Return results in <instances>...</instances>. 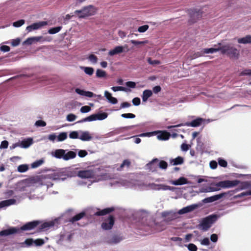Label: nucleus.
Returning <instances> with one entry per match:
<instances>
[{
    "mask_svg": "<svg viewBox=\"0 0 251 251\" xmlns=\"http://www.w3.org/2000/svg\"><path fill=\"white\" fill-rule=\"evenodd\" d=\"M201 203H199V202L197 203H194L185 207H183L182 208L179 210L177 212V214L179 215H183L184 214H186L191 212L193 211L194 210L197 209L198 208L201 207Z\"/></svg>",
    "mask_w": 251,
    "mask_h": 251,
    "instance_id": "2eb2a0df",
    "label": "nucleus"
},
{
    "mask_svg": "<svg viewBox=\"0 0 251 251\" xmlns=\"http://www.w3.org/2000/svg\"><path fill=\"white\" fill-rule=\"evenodd\" d=\"M17 204L16 199L12 198L0 201V209Z\"/></svg>",
    "mask_w": 251,
    "mask_h": 251,
    "instance_id": "bb28decb",
    "label": "nucleus"
},
{
    "mask_svg": "<svg viewBox=\"0 0 251 251\" xmlns=\"http://www.w3.org/2000/svg\"><path fill=\"white\" fill-rule=\"evenodd\" d=\"M41 221L39 220H33L24 224L20 227L18 226H8L6 229L0 231V237H7L16 234L21 233L23 231H28L38 227Z\"/></svg>",
    "mask_w": 251,
    "mask_h": 251,
    "instance_id": "f257e3e1",
    "label": "nucleus"
},
{
    "mask_svg": "<svg viewBox=\"0 0 251 251\" xmlns=\"http://www.w3.org/2000/svg\"><path fill=\"white\" fill-rule=\"evenodd\" d=\"M115 210V208L113 206L112 207H108L102 209H100L99 208H97V211L94 212V215L96 216H104L105 215L108 214Z\"/></svg>",
    "mask_w": 251,
    "mask_h": 251,
    "instance_id": "412c9836",
    "label": "nucleus"
},
{
    "mask_svg": "<svg viewBox=\"0 0 251 251\" xmlns=\"http://www.w3.org/2000/svg\"><path fill=\"white\" fill-rule=\"evenodd\" d=\"M65 157L64 160L67 161L70 159L75 158L76 156V152L69 150H65Z\"/></svg>",
    "mask_w": 251,
    "mask_h": 251,
    "instance_id": "72a5a7b5",
    "label": "nucleus"
},
{
    "mask_svg": "<svg viewBox=\"0 0 251 251\" xmlns=\"http://www.w3.org/2000/svg\"><path fill=\"white\" fill-rule=\"evenodd\" d=\"M196 140H197L196 150L198 151H201V154H202L203 152V150H204V144L201 141V137H198Z\"/></svg>",
    "mask_w": 251,
    "mask_h": 251,
    "instance_id": "a19ab883",
    "label": "nucleus"
},
{
    "mask_svg": "<svg viewBox=\"0 0 251 251\" xmlns=\"http://www.w3.org/2000/svg\"><path fill=\"white\" fill-rule=\"evenodd\" d=\"M158 131H149L146 132H143L138 135V136L143 137H151L157 134V132Z\"/></svg>",
    "mask_w": 251,
    "mask_h": 251,
    "instance_id": "49530a36",
    "label": "nucleus"
},
{
    "mask_svg": "<svg viewBox=\"0 0 251 251\" xmlns=\"http://www.w3.org/2000/svg\"><path fill=\"white\" fill-rule=\"evenodd\" d=\"M68 137L66 132H61L57 135V142H62L65 140Z\"/></svg>",
    "mask_w": 251,
    "mask_h": 251,
    "instance_id": "864d4df0",
    "label": "nucleus"
},
{
    "mask_svg": "<svg viewBox=\"0 0 251 251\" xmlns=\"http://www.w3.org/2000/svg\"><path fill=\"white\" fill-rule=\"evenodd\" d=\"M240 180L238 179L234 180H225L219 181L214 184L215 186L220 188L227 189L233 188L239 185Z\"/></svg>",
    "mask_w": 251,
    "mask_h": 251,
    "instance_id": "f8f14e48",
    "label": "nucleus"
},
{
    "mask_svg": "<svg viewBox=\"0 0 251 251\" xmlns=\"http://www.w3.org/2000/svg\"><path fill=\"white\" fill-rule=\"evenodd\" d=\"M184 162V158L180 156H178L175 158H171L170 163L173 166H177L182 164Z\"/></svg>",
    "mask_w": 251,
    "mask_h": 251,
    "instance_id": "2f4dec72",
    "label": "nucleus"
},
{
    "mask_svg": "<svg viewBox=\"0 0 251 251\" xmlns=\"http://www.w3.org/2000/svg\"><path fill=\"white\" fill-rule=\"evenodd\" d=\"M86 216V212L82 211L80 212L75 214L69 220V222L72 224H74L75 222L78 221Z\"/></svg>",
    "mask_w": 251,
    "mask_h": 251,
    "instance_id": "c85d7f7f",
    "label": "nucleus"
},
{
    "mask_svg": "<svg viewBox=\"0 0 251 251\" xmlns=\"http://www.w3.org/2000/svg\"><path fill=\"white\" fill-rule=\"evenodd\" d=\"M93 172L94 178L97 177L98 180L105 179L108 175L102 167L95 168Z\"/></svg>",
    "mask_w": 251,
    "mask_h": 251,
    "instance_id": "dca6fc26",
    "label": "nucleus"
},
{
    "mask_svg": "<svg viewBox=\"0 0 251 251\" xmlns=\"http://www.w3.org/2000/svg\"><path fill=\"white\" fill-rule=\"evenodd\" d=\"M125 85L126 88L130 90V89H134L136 87V83L134 81H128L125 83Z\"/></svg>",
    "mask_w": 251,
    "mask_h": 251,
    "instance_id": "e2e57ef3",
    "label": "nucleus"
},
{
    "mask_svg": "<svg viewBox=\"0 0 251 251\" xmlns=\"http://www.w3.org/2000/svg\"><path fill=\"white\" fill-rule=\"evenodd\" d=\"M44 162V159L43 158L37 160L31 163V167L32 168H36L41 166Z\"/></svg>",
    "mask_w": 251,
    "mask_h": 251,
    "instance_id": "6e6d98bb",
    "label": "nucleus"
},
{
    "mask_svg": "<svg viewBox=\"0 0 251 251\" xmlns=\"http://www.w3.org/2000/svg\"><path fill=\"white\" fill-rule=\"evenodd\" d=\"M115 223V217L113 215H109L107 219L105 220L101 225L103 229L107 230L112 229Z\"/></svg>",
    "mask_w": 251,
    "mask_h": 251,
    "instance_id": "f3484780",
    "label": "nucleus"
},
{
    "mask_svg": "<svg viewBox=\"0 0 251 251\" xmlns=\"http://www.w3.org/2000/svg\"><path fill=\"white\" fill-rule=\"evenodd\" d=\"M159 160L157 158H153L151 162H150L148 164H147L148 167L150 169L151 171L152 172L154 171L155 168L157 166V164L158 163Z\"/></svg>",
    "mask_w": 251,
    "mask_h": 251,
    "instance_id": "4c0bfd02",
    "label": "nucleus"
},
{
    "mask_svg": "<svg viewBox=\"0 0 251 251\" xmlns=\"http://www.w3.org/2000/svg\"><path fill=\"white\" fill-rule=\"evenodd\" d=\"M170 183L176 185H182L183 184H191V182H190L187 178L184 176H180L178 179H176L175 180H172L170 181Z\"/></svg>",
    "mask_w": 251,
    "mask_h": 251,
    "instance_id": "b1692460",
    "label": "nucleus"
},
{
    "mask_svg": "<svg viewBox=\"0 0 251 251\" xmlns=\"http://www.w3.org/2000/svg\"><path fill=\"white\" fill-rule=\"evenodd\" d=\"M111 89L113 92H115L119 91H124V92H126L131 91V90L128 89L126 88V87H123V86H113L111 88Z\"/></svg>",
    "mask_w": 251,
    "mask_h": 251,
    "instance_id": "de8ad7c7",
    "label": "nucleus"
},
{
    "mask_svg": "<svg viewBox=\"0 0 251 251\" xmlns=\"http://www.w3.org/2000/svg\"><path fill=\"white\" fill-rule=\"evenodd\" d=\"M45 244V241L41 238H37L34 239V246L36 247L41 246Z\"/></svg>",
    "mask_w": 251,
    "mask_h": 251,
    "instance_id": "0e129e2a",
    "label": "nucleus"
},
{
    "mask_svg": "<svg viewBox=\"0 0 251 251\" xmlns=\"http://www.w3.org/2000/svg\"><path fill=\"white\" fill-rule=\"evenodd\" d=\"M22 39L20 37H17L15 39L11 40V45L14 47H17L20 45Z\"/></svg>",
    "mask_w": 251,
    "mask_h": 251,
    "instance_id": "052dcab7",
    "label": "nucleus"
},
{
    "mask_svg": "<svg viewBox=\"0 0 251 251\" xmlns=\"http://www.w3.org/2000/svg\"><path fill=\"white\" fill-rule=\"evenodd\" d=\"M59 218H55L50 221H46L44 222L41 221V223L39 226L37 230L38 232L45 231L51 227L54 226H57L59 224Z\"/></svg>",
    "mask_w": 251,
    "mask_h": 251,
    "instance_id": "9d476101",
    "label": "nucleus"
},
{
    "mask_svg": "<svg viewBox=\"0 0 251 251\" xmlns=\"http://www.w3.org/2000/svg\"><path fill=\"white\" fill-rule=\"evenodd\" d=\"M186 247L189 251H197L198 248L196 245L193 243H189L188 245H184Z\"/></svg>",
    "mask_w": 251,
    "mask_h": 251,
    "instance_id": "69168bd1",
    "label": "nucleus"
},
{
    "mask_svg": "<svg viewBox=\"0 0 251 251\" xmlns=\"http://www.w3.org/2000/svg\"><path fill=\"white\" fill-rule=\"evenodd\" d=\"M19 143L20 148L27 149L33 143V140L31 137H27L21 141H19Z\"/></svg>",
    "mask_w": 251,
    "mask_h": 251,
    "instance_id": "393cba45",
    "label": "nucleus"
},
{
    "mask_svg": "<svg viewBox=\"0 0 251 251\" xmlns=\"http://www.w3.org/2000/svg\"><path fill=\"white\" fill-rule=\"evenodd\" d=\"M221 45V42H219L217 44L214 45L212 47L202 49L203 55L204 54L213 53L217 51H220Z\"/></svg>",
    "mask_w": 251,
    "mask_h": 251,
    "instance_id": "4be33fe9",
    "label": "nucleus"
},
{
    "mask_svg": "<svg viewBox=\"0 0 251 251\" xmlns=\"http://www.w3.org/2000/svg\"><path fill=\"white\" fill-rule=\"evenodd\" d=\"M80 69L87 75L91 76L94 73V69L92 67L80 66Z\"/></svg>",
    "mask_w": 251,
    "mask_h": 251,
    "instance_id": "37998d69",
    "label": "nucleus"
},
{
    "mask_svg": "<svg viewBox=\"0 0 251 251\" xmlns=\"http://www.w3.org/2000/svg\"><path fill=\"white\" fill-rule=\"evenodd\" d=\"M52 38L50 37L32 36L27 38L23 43V46H29L33 44H35L38 42H43L44 41L50 42Z\"/></svg>",
    "mask_w": 251,
    "mask_h": 251,
    "instance_id": "9b49d317",
    "label": "nucleus"
},
{
    "mask_svg": "<svg viewBox=\"0 0 251 251\" xmlns=\"http://www.w3.org/2000/svg\"><path fill=\"white\" fill-rule=\"evenodd\" d=\"M65 151V150L64 149H56L51 152V154L52 156L56 158L62 159L64 160Z\"/></svg>",
    "mask_w": 251,
    "mask_h": 251,
    "instance_id": "cd10ccee",
    "label": "nucleus"
},
{
    "mask_svg": "<svg viewBox=\"0 0 251 251\" xmlns=\"http://www.w3.org/2000/svg\"><path fill=\"white\" fill-rule=\"evenodd\" d=\"M237 42L239 44H251V35H248L245 37L239 38L237 39Z\"/></svg>",
    "mask_w": 251,
    "mask_h": 251,
    "instance_id": "ea45409f",
    "label": "nucleus"
},
{
    "mask_svg": "<svg viewBox=\"0 0 251 251\" xmlns=\"http://www.w3.org/2000/svg\"><path fill=\"white\" fill-rule=\"evenodd\" d=\"M148 63L152 66H156L160 64V61L158 60H152L151 57L147 58Z\"/></svg>",
    "mask_w": 251,
    "mask_h": 251,
    "instance_id": "774afa93",
    "label": "nucleus"
},
{
    "mask_svg": "<svg viewBox=\"0 0 251 251\" xmlns=\"http://www.w3.org/2000/svg\"><path fill=\"white\" fill-rule=\"evenodd\" d=\"M129 51L127 45L124 46L119 45L115 46L113 49L110 50L108 52L109 56H114L123 52H127Z\"/></svg>",
    "mask_w": 251,
    "mask_h": 251,
    "instance_id": "4468645a",
    "label": "nucleus"
},
{
    "mask_svg": "<svg viewBox=\"0 0 251 251\" xmlns=\"http://www.w3.org/2000/svg\"><path fill=\"white\" fill-rule=\"evenodd\" d=\"M152 95V91L150 89H146L143 91L141 96L142 102H146L148 99Z\"/></svg>",
    "mask_w": 251,
    "mask_h": 251,
    "instance_id": "473e14b6",
    "label": "nucleus"
},
{
    "mask_svg": "<svg viewBox=\"0 0 251 251\" xmlns=\"http://www.w3.org/2000/svg\"><path fill=\"white\" fill-rule=\"evenodd\" d=\"M49 22L47 21H41L37 23H35L32 25L28 26L26 27L27 31H31L33 30H37L41 29L42 27L49 25Z\"/></svg>",
    "mask_w": 251,
    "mask_h": 251,
    "instance_id": "aec40b11",
    "label": "nucleus"
},
{
    "mask_svg": "<svg viewBox=\"0 0 251 251\" xmlns=\"http://www.w3.org/2000/svg\"><path fill=\"white\" fill-rule=\"evenodd\" d=\"M239 188L237 189L236 191H237L238 190H242L246 189H249L248 190H251V182L250 181H240V183H239Z\"/></svg>",
    "mask_w": 251,
    "mask_h": 251,
    "instance_id": "c9c22d12",
    "label": "nucleus"
},
{
    "mask_svg": "<svg viewBox=\"0 0 251 251\" xmlns=\"http://www.w3.org/2000/svg\"><path fill=\"white\" fill-rule=\"evenodd\" d=\"M221 190V188H218V187H212V186H208L206 187H202L200 189L199 192L200 193H208V192H213L218 191Z\"/></svg>",
    "mask_w": 251,
    "mask_h": 251,
    "instance_id": "f704fd0d",
    "label": "nucleus"
},
{
    "mask_svg": "<svg viewBox=\"0 0 251 251\" xmlns=\"http://www.w3.org/2000/svg\"><path fill=\"white\" fill-rule=\"evenodd\" d=\"M124 239L123 236L120 235L113 234L109 236L106 239V242L109 245L117 244Z\"/></svg>",
    "mask_w": 251,
    "mask_h": 251,
    "instance_id": "a211bd4d",
    "label": "nucleus"
},
{
    "mask_svg": "<svg viewBox=\"0 0 251 251\" xmlns=\"http://www.w3.org/2000/svg\"><path fill=\"white\" fill-rule=\"evenodd\" d=\"M157 131H158L157 134L156 135H157L158 140L160 141H167L170 139L171 135L166 130H157Z\"/></svg>",
    "mask_w": 251,
    "mask_h": 251,
    "instance_id": "a878e982",
    "label": "nucleus"
},
{
    "mask_svg": "<svg viewBox=\"0 0 251 251\" xmlns=\"http://www.w3.org/2000/svg\"><path fill=\"white\" fill-rule=\"evenodd\" d=\"M76 176L81 178H94L93 170H80L76 172Z\"/></svg>",
    "mask_w": 251,
    "mask_h": 251,
    "instance_id": "6ab92c4d",
    "label": "nucleus"
},
{
    "mask_svg": "<svg viewBox=\"0 0 251 251\" xmlns=\"http://www.w3.org/2000/svg\"><path fill=\"white\" fill-rule=\"evenodd\" d=\"M135 218L137 221L142 226V228L147 229L152 225L151 217L146 210L138 211L135 214Z\"/></svg>",
    "mask_w": 251,
    "mask_h": 251,
    "instance_id": "20e7f679",
    "label": "nucleus"
},
{
    "mask_svg": "<svg viewBox=\"0 0 251 251\" xmlns=\"http://www.w3.org/2000/svg\"><path fill=\"white\" fill-rule=\"evenodd\" d=\"M96 76L100 78H106L107 77V74L105 71L100 69H98L96 70Z\"/></svg>",
    "mask_w": 251,
    "mask_h": 251,
    "instance_id": "a18cd8bd",
    "label": "nucleus"
},
{
    "mask_svg": "<svg viewBox=\"0 0 251 251\" xmlns=\"http://www.w3.org/2000/svg\"><path fill=\"white\" fill-rule=\"evenodd\" d=\"M189 15L190 18L188 22L191 25L197 22L201 18L202 11L200 9H191L189 10Z\"/></svg>",
    "mask_w": 251,
    "mask_h": 251,
    "instance_id": "ddd939ff",
    "label": "nucleus"
},
{
    "mask_svg": "<svg viewBox=\"0 0 251 251\" xmlns=\"http://www.w3.org/2000/svg\"><path fill=\"white\" fill-rule=\"evenodd\" d=\"M47 175L41 176L42 179L40 181V184L41 185H46L47 189H48L52 187L53 184L51 182L46 180V179H49V178L45 177Z\"/></svg>",
    "mask_w": 251,
    "mask_h": 251,
    "instance_id": "58836bf2",
    "label": "nucleus"
},
{
    "mask_svg": "<svg viewBox=\"0 0 251 251\" xmlns=\"http://www.w3.org/2000/svg\"><path fill=\"white\" fill-rule=\"evenodd\" d=\"M76 176V171L70 167L63 168L53 172L52 174L47 175L45 177L57 182L64 181L67 178H71Z\"/></svg>",
    "mask_w": 251,
    "mask_h": 251,
    "instance_id": "f03ea898",
    "label": "nucleus"
},
{
    "mask_svg": "<svg viewBox=\"0 0 251 251\" xmlns=\"http://www.w3.org/2000/svg\"><path fill=\"white\" fill-rule=\"evenodd\" d=\"M234 193V191H229L226 192H222L218 194H216L210 197H206L201 200V201L199 202V203H201V206L203 204L205 203H209L211 202H215L220 199L223 198L226 196L229 195L230 196H232Z\"/></svg>",
    "mask_w": 251,
    "mask_h": 251,
    "instance_id": "6e6552de",
    "label": "nucleus"
},
{
    "mask_svg": "<svg viewBox=\"0 0 251 251\" xmlns=\"http://www.w3.org/2000/svg\"><path fill=\"white\" fill-rule=\"evenodd\" d=\"M96 115V119L97 120L101 121L107 118L108 116V114L106 112H99L97 113H95Z\"/></svg>",
    "mask_w": 251,
    "mask_h": 251,
    "instance_id": "c03bdc74",
    "label": "nucleus"
},
{
    "mask_svg": "<svg viewBox=\"0 0 251 251\" xmlns=\"http://www.w3.org/2000/svg\"><path fill=\"white\" fill-rule=\"evenodd\" d=\"M97 8L92 5H89L83 7L80 10H77L74 12L79 18H85L86 17L93 16L97 12Z\"/></svg>",
    "mask_w": 251,
    "mask_h": 251,
    "instance_id": "423d86ee",
    "label": "nucleus"
},
{
    "mask_svg": "<svg viewBox=\"0 0 251 251\" xmlns=\"http://www.w3.org/2000/svg\"><path fill=\"white\" fill-rule=\"evenodd\" d=\"M76 151H77L78 156L80 158L84 157L88 154V152L85 150L76 149L75 151L76 152Z\"/></svg>",
    "mask_w": 251,
    "mask_h": 251,
    "instance_id": "680f3d73",
    "label": "nucleus"
},
{
    "mask_svg": "<svg viewBox=\"0 0 251 251\" xmlns=\"http://www.w3.org/2000/svg\"><path fill=\"white\" fill-rule=\"evenodd\" d=\"M131 164L130 160L128 159H125L123 162L121 164L119 167L117 168V170L119 171H121L125 166L127 167H129Z\"/></svg>",
    "mask_w": 251,
    "mask_h": 251,
    "instance_id": "3c124183",
    "label": "nucleus"
},
{
    "mask_svg": "<svg viewBox=\"0 0 251 251\" xmlns=\"http://www.w3.org/2000/svg\"><path fill=\"white\" fill-rule=\"evenodd\" d=\"M130 43L137 48H140L149 43L148 40L139 41L136 40H130Z\"/></svg>",
    "mask_w": 251,
    "mask_h": 251,
    "instance_id": "e433bc0d",
    "label": "nucleus"
},
{
    "mask_svg": "<svg viewBox=\"0 0 251 251\" xmlns=\"http://www.w3.org/2000/svg\"><path fill=\"white\" fill-rule=\"evenodd\" d=\"M21 246L23 248L29 247L34 246V239L32 238H28L25 240L23 242L20 243Z\"/></svg>",
    "mask_w": 251,
    "mask_h": 251,
    "instance_id": "79ce46f5",
    "label": "nucleus"
},
{
    "mask_svg": "<svg viewBox=\"0 0 251 251\" xmlns=\"http://www.w3.org/2000/svg\"><path fill=\"white\" fill-rule=\"evenodd\" d=\"M151 188L154 190H163L164 184H155L152 183L150 184Z\"/></svg>",
    "mask_w": 251,
    "mask_h": 251,
    "instance_id": "603ef678",
    "label": "nucleus"
},
{
    "mask_svg": "<svg viewBox=\"0 0 251 251\" xmlns=\"http://www.w3.org/2000/svg\"><path fill=\"white\" fill-rule=\"evenodd\" d=\"M220 217L221 215L215 213L207 216L201 219L197 227L199 229L206 231L211 227L212 225L214 224Z\"/></svg>",
    "mask_w": 251,
    "mask_h": 251,
    "instance_id": "39448f33",
    "label": "nucleus"
},
{
    "mask_svg": "<svg viewBox=\"0 0 251 251\" xmlns=\"http://www.w3.org/2000/svg\"><path fill=\"white\" fill-rule=\"evenodd\" d=\"M218 164L222 167L226 168L227 166V162L222 157L218 158Z\"/></svg>",
    "mask_w": 251,
    "mask_h": 251,
    "instance_id": "4d7b16f0",
    "label": "nucleus"
},
{
    "mask_svg": "<svg viewBox=\"0 0 251 251\" xmlns=\"http://www.w3.org/2000/svg\"><path fill=\"white\" fill-rule=\"evenodd\" d=\"M170 240L174 242H177V245L179 247H182L183 245L182 244V239L179 237H172Z\"/></svg>",
    "mask_w": 251,
    "mask_h": 251,
    "instance_id": "bf43d9fd",
    "label": "nucleus"
},
{
    "mask_svg": "<svg viewBox=\"0 0 251 251\" xmlns=\"http://www.w3.org/2000/svg\"><path fill=\"white\" fill-rule=\"evenodd\" d=\"M29 169V166L27 164H24L18 166L17 168L18 172L20 173H25Z\"/></svg>",
    "mask_w": 251,
    "mask_h": 251,
    "instance_id": "5fc2aeb1",
    "label": "nucleus"
},
{
    "mask_svg": "<svg viewBox=\"0 0 251 251\" xmlns=\"http://www.w3.org/2000/svg\"><path fill=\"white\" fill-rule=\"evenodd\" d=\"M202 56H203V54L202 50H201L200 51L194 52L192 54L189 55L188 58L190 60H192Z\"/></svg>",
    "mask_w": 251,
    "mask_h": 251,
    "instance_id": "8fccbe9b",
    "label": "nucleus"
},
{
    "mask_svg": "<svg viewBox=\"0 0 251 251\" xmlns=\"http://www.w3.org/2000/svg\"><path fill=\"white\" fill-rule=\"evenodd\" d=\"M251 196V190H248L246 191L243 192L240 194L235 196V198H241L244 196Z\"/></svg>",
    "mask_w": 251,
    "mask_h": 251,
    "instance_id": "338daca9",
    "label": "nucleus"
},
{
    "mask_svg": "<svg viewBox=\"0 0 251 251\" xmlns=\"http://www.w3.org/2000/svg\"><path fill=\"white\" fill-rule=\"evenodd\" d=\"M75 92L78 95L82 96H85L88 98H93L96 97V94L89 91H86L79 88L75 89Z\"/></svg>",
    "mask_w": 251,
    "mask_h": 251,
    "instance_id": "5701e85b",
    "label": "nucleus"
},
{
    "mask_svg": "<svg viewBox=\"0 0 251 251\" xmlns=\"http://www.w3.org/2000/svg\"><path fill=\"white\" fill-rule=\"evenodd\" d=\"M205 119L198 117L192 120L191 122H187L184 123H180L176 125L168 126L166 127L168 129H171L175 127H179L183 126H191L193 127H199L205 121Z\"/></svg>",
    "mask_w": 251,
    "mask_h": 251,
    "instance_id": "0eeeda50",
    "label": "nucleus"
},
{
    "mask_svg": "<svg viewBox=\"0 0 251 251\" xmlns=\"http://www.w3.org/2000/svg\"><path fill=\"white\" fill-rule=\"evenodd\" d=\"M79 139L82 141H89L92 140V136L88 131L80 130Z\"/></svg>",
    "mask_w": 251,
    "mask_h": 251,
    "instance_id": "c756f323",
    "label": "nucleus"
},
{
    "mask_svg": "<svg viewBox=\"0 0 251 251\" xmlns=\"http://www.w3.org/2000/svg\"><path fill=\"white\" fill-rule=\"evenodd\" d=\"M104 97L106 98L108 102L112 104H116L118 103L117 99L112 97V94L107 91H104Z\"/></svg>",
    "mask_w": 251,
    "mask_h": 251,
    "instance_id": "7c9ffc66",
    "label": "nucleus"
},
{
    "mask_svg": "<svg viewBox=\"0 0 251 251\" xmlns=\"http://www.w3.org/2000/svg\"><path fill=\"white\" fill-rule=\"evenodd\" d=\"M74 234V232H61L56 236V243L59 245H65L66 244L70 243L72 241Z\"/></svg>",
    "mask_w": 251,
    "mask_h": 251,
    "instance_id": "1a4fd4ad",
    "label": "nucleus"
},
{
    "mask_svg": "<svg viewBox=\"0 0 251 251\" xmlns=\"http://www.w3.org/2000/svg\"><path fill=\"white\" fill-rule=\"evenodd\" d=\"M80 133V130H75L72 131L70 132L69 134V137L70 138L72 139H79V134Z\"/></svg>",
    "mask_w": 251,
    "mask_h": 251,
    "instance_id": "09e8293b",
    "label": "nucleus"
},
{
    "mask_svg": "<svg viewBox=\"0 0 251 251\" xmlns=\"http://www.w3.org/2000/svg\"><path fill=\"white\" fill-rule=\"evenodd\" d=\"M157 165L161 169L166 170L168 164L166 161L164 160H161L158 162Z\"/></svg>",
    "mask_w": 251,
    "mask_h": 251,
    "instance_id": "13d9d810",
    "label": "nucleus"
},
{
    "mask_svg": "<svg viewBox=\"0 0 251 251\" xmlns=\"http://www.w3.org/2000/svg\"><path fill=\"white\" fill-rule=\"evenodd\" d=\"M221 53L227 55L231 59H237L240 56V50L231 43L223 44L221 42Z\"/></svg>",
    "mask_w": 251,
    "mask_h": 251,
    "instance_id": "7ed1b4c3",
    "label": "nucleus"
}]
</instances>
